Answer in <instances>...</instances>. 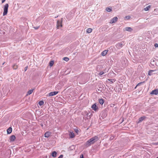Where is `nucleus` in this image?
<instances>
[{
	"label": "nucleus",
	"mask_w": 158,
	"mask_h": 158,
	"mask_svg": "<svg viewBox=\"0 0 158 158\" xmlns=\"http://www.w3.org/2000/svg\"><path fill=\"white\" fill-rule=\"evenodd\" d=\"M34 89H31V90L28 91V92H27V94L26 95L28 96V95H30V94H31L32 93Z\"/></svg>",
	"instance_id": "12"
},
{
	"label": "nucleus",
	"mask_w": 158,
	"mask_h": 158,
	"mask_svg": "<svg viewBox=\"0 0 158 158\" xmlns=\"http://www.w3.org/2000/svg\"><path fill=\"white\" fill-rule=\"evenodd\" d=\"M63 155H61L58 158H63Z\"/></svg>",
	"instance_id": "31"
},
{
	"label": "nucleus",
	"mask_w": 158,
	"mask_h": 158,
	"mask_svg": "<svg viewBox=\"0 0 158 158\" xmlns=\"http://www.w3.org/2000/svg\"><path fill=\"white\" fill-rule=\"evenodd\" d=\"M39 105L41 106L42 105L44 104V102L43 101H40L39 102Z\"/></svg>",
	"instance_id": "22"
},
{
	"label": "nucleus",
	"mask_w": 158,
	"mask_h": 158,
	"mask_svg": "<svg viewBox=\"0 0 158 158\" xmlns=\"http://www.w3.org/2000/svg\"><path fill=\"white\" fill-rule=\"evenodd\" d=\"M118 18L117 17H114L110 20V23H115L117 21Z\"/></svg>",
	"instance_id": "5"
},
{
	"label": "nucleus",
	"mask_w": 158,
	"mask_h": 158,
	"mask_svg": "<svg viewBox=\"0 0 158 158\" xmlns=\"http://www.w3.org/2000/svg\"><path fill=\"white\" fill-rule=\"evenodd\" d=\"M151 94L157 95L158 94V89H156L152 90L150 93Z\"/></svg>",
	"instance_id": "9"
},
{
	"label": "nucleus",
	"mask_w": 158,
	"mask_h": 158,
	"mask_svg": "<svg viewBox=\"0 0 158 158\" xmlns=\"http://www.w3.org/2000/svg\"><path fill=\"white\" fill-rule=\"evenodd\" d=\"M154 71V70H150L149 71L148 73V75L149 76H151L152 75V73Z\"/></svg>",
	"instance_id": "17"
},
{
	"label": "nucleus",
	"mask_w": 158,
	"mask_h": 158,
	"mask_svg": "<svg viewBox=\"0 0 158 158\" xmlns=\"http://www.w3.org/2000/svg\"><path fill=\"white\" fill-rule=\"evenodd\" d=\"M155 145H158V142L156 143H153Z\"/></svg>",
	"instance_id": "34"
},
{
	"label": "nucleus",
	"mask_w": 158,
	"mask_h": 158,
	"mask_svg": "<svg viewBox=\"0 0 158 158\" xmlns=\"http://www.w3.org/2000/svg\"><path fill=\"white\" fill-rule=\"evenodd\" d=\"M145 118H146V117H145V116L142 117L140 118H139V120L138 121V123L141 122Z\"/></svg>",
	"instance_id": "14"
},
{
	"label": "nucleus",
	"mask_w": 158,
	"mask_h": 158,
	"mask_svg": "<svg viewBox=\"0 0 158 158\" xmlns=\"http://www.w3.org/2000/svg\"><path fill=\"white\" fill-rule=\"evenodd\" d=\"M137 86H136V87H135V89L136 88V87H137Z\"/></svg>",
	"instance_id": "37"
},
{
	"label": "nucleus",
	"mask_w": 158,
	"mask_h": 158,
	"mask_svg": "<svg viewBox=\"0 0 158 158\" xmlns=\"http://www.w3.org/2000/svg\"><path fill=\"white\" fill-rule=\"evenodd\" d=\"M99 102L100 104L101 105H102L104 103V101L102 99H100L99 100Z\"/></svg>",
	"instance_id": "21"
},
{
	"label": "nucleus",
	"mask_w": 158,
	"mask_h": 158,
	"mask_svg": "<svg viewBox=\"0 0 158 158\" xmlns=\"http://www.w3.org/2000/svg\"><path fill=\"white\" fill-rule=\"evenodd\" d=\"M9 5L8 4H6L4 6V12H3V15L4 16L7 15L8 12V9Z\"/></svg>",
	"instance_id": "2"
},
{
	"label": "nucleus",
	"mask_w": 158,
	"mask_h": 158,
	"mask_svg": "<svg viewBox=\"0 0 158 158\" xmlns=\"http://www.w3.org/2000/svg\"><path fill=\"white\" fill-rule=\"evenodd\" d=\"M58 93V91L52 92L48 94V96L49 97L52 96L57 94Z\"/></svg>",
	"instance_id": "7"
},
{
	"label": "nucleus",
	"mask_w": 158,
	"mask_h": 158,
	"mask_svg": "<svg viewBox=\"0 0 158 158\" xmlns=\"http://www.w3.org/2000/svg\"><path fill=\"white\" fill-rule=\"evenodd\" d=\"M91 108L93 110L95 111L97 110L98 109V107L97 106L96 104H93L91 106Z\"/></svg>",
	"instance_id": "8"
},
{
	"label": "nucleus",
	"mask_w": 158,
	"mask_h": 158,
	"mask_svg": "<svg viewBox=\"0 0 158 158\" xmlns=\"http://www.w3.org/2000/svg\"><path fill=\"white\" fill-rule=\"evenodd\" d=\"M80 158H84L83 155V154L81 155Z\"/></svg>",
	"instance_id": "30"
},
{
	"label": "nucleus",
	"mask_w": 158,
	"mask_h": 158,
	"mask_svg": "<svg viewBox=\"0 0 158 158\" xmlns=\"http://www.w3.org/2000/svg\"><path fill=\"white\" fill-rule=\"evenodd\" d=\"M125 30L127 31H131L132 30V29L130 27H126L125 28Z\"/></svg>",
	"instance_id": "16"
},
{
	"label": "nucleus",
	"mask_w": 158,
	"mask_h": 158,
	"mask_svg": "<svg viewBox=\"0 0 158 158\" xmlns=\"http://www.w3.org/2000/svg\"><path fill=\"white\" fill-rule=\"evenodd\" d=\"M108 51L107 50H105L103 51L101 53L102 55L103 56L106 55Z\"/></svg>",
	"instance_id": "13"
},
{
	"label": "nucleus",
	"mask_w": 158,
	"mask_h": 158,
	"mask_svg": "<svg viewBox=\"0 0 158 158\" xmlns=\"http://www.w3.org/2000/svg\"><path fill=\"white\" fill-rule=\"evenodd\" d=\"M54 64L53 61H51L49 63V65L50 66H52Z\"/></svg>",
	"instance_id": "24"
},
{
	"label": "nucleus",
	"mask_w": 158,
	"mask_h": 158,
	"mask_svg": "<svg viewBox=\"0 0 158 158\" xmlns=\"http://www.w3.org/2000/svg\"><path fill=\"white\" fill-rule=\"evenodd\" d=\"M108 80L110 81L112 83H113L114 82L116 81V80L115 79H108Z\"/></svg>",
	"instance_id": "20"
},
{
	"label": "nucleus",
	"mask_w": 158,
	"mask_h": 158,
	"mask_svg": "<svg viewBox=\"0 0 158 158\" xmlns=\"http://www.w3.org/2000/svg\"><path fill=\"white\" fill-rule=\"evenodd\" d=\"M144 82H140L139 83H138L137 85V86H139V85H141V84H143V83H144Z\"/></svg>",
	"instance_id": "29"
},
{
	"label": "nucleus",
	"mask_w": 158,
	"mask_h": 158,
	"mask_svg": "<svg viewBox=\"0 0 158 158\" xmlns=\"http://www.w3.org/2000/svg\"><path fill=\"white\" fill-rule=\"evenodd\" d=\"M39 27H34V28L35 29H37L39 28Z\"/></svg>",
	"instance_id": "36"
},
{
	"label": "nucleus",
	"mask_w": 158,
	"mask_h": 158,
	"mask_svg": "<svg viewBox=\"0 0 158 158\" xmlns=\"http://www.w3.org/2000/svg\"><path fill=\"white\" fill-rule=\"evenodd\" d=\"M98 139L97 136H95L90 139L85 143V146L87 147L89 146L91 144H94Z\"/></svg>",
	"instance_id": "1"
},
{
	"label": "nucleus",
	"mask_w": 158,
	"mask_h": 158,
	"mask_svg": "<svg viewBox=\"0 0 158 158\" xmlns=\"http://www.w3.org/2000/svg\"><path fill=\"white\" fill-rule=\"evenodd\" d=\"M69 136L70 138H73L74 137L75 135L73 132L72 131H69Z\"/></svg>",
	"instance_id": "6"
},
{
	"label": "nucleus",
	"mask_w": 158,
	"mask_h": 158,
	"mask_svg": "<svg viewBox=\"0 0 158 158\" xmlns=\"http://www.w3.org/2000/svg\"><path fill=\"white\" fill-rule=\"evenodd\" d=\"M6 1V0H2V3H3V2H4L5 1Z\"/></svg>",
	"instance_id": "35"
},
{
	"label": "nucleus",
	"mask_w": 158,
	"mask_h": 158,
	"mask_svg": "<svg viewBox=\"0 0 158 158\" xmlns=\"http://www.w3.org/2000/svg\"><path fill=\"white\" fill-rule=\"evenodd\" d=\"M74 131L77 134H78L79 132V130L78 129H74Z\"/></svg>",
	"instance_id": "28"
},
{
	"label": "nucleus",
	"mask_w": 158,
	"mask_h": 158,
	"mask_svg": "<svg viewBox=\"0 0 158 158\" xmlns=\"http://www.w3.org/2000/svg\"><path fill=\"white\" fill-rule=\"evenodd\" d=\"M51 135V132L49 131H47L44 134V136L46 138H48Z\"/></svg>",
	"instance_id": "10"
},
{
	"label": "nucleus",
	"mask_w": 158,
	"mask_h": 158,
	"mask_svg": "<svg viewBox=\"0 0 158 158\" xmlns=\"http://www.w3.org/2000/svg\"><path fill=\"white\" fill-rule=\"evenodd\" d=\"M16 139L15 136L14 135H11L10 137L9 140L10 142H12L14 141Z\"/></svg>",
	"instance_id": "4"
},
{
	"label": "nucleus",
	"mask_w": 158,
	"mask_h": 158,
	"mask_svg": "<svg viewBox=\"0 0 158 158\" xmlns=\"http://www.w3.org/2000/svg\"><path fill=\"white\" fill-rule=\"evenodd\" d=\"M156 158H158V156Z\"/></svg>",
	"instance_id": "38"
},
{
	"label": "nucleus",
	"mask_w": 158,
	"mask_h": 158,
	"mask_svg": "<svg viewBox=\"0 0 158 158\" xmlns=\"http://www.w3.org/2000/svg\"><path fill=\"white\" fill-rule=\"evenodd\" d=\"M151 6L149 5V6H147V7H146V8H144V10L145 11L148 10H149V9L151 8Z\"/></svg>",
	"instance_id": "19"
},
{
	"label": "nucleus",
	"mask_w": 158,
	"mask_h": 158,
	"mask_svg": "<svg viewBox=\"0 0 158 158\" xmlns=\"http://www.w3.org/2000/svg\"><path fill=\"white\" fill-rule=\"evenodd\" d=\"M106 11L109 12H110L112 10L111 8H110L109 7L106 8Z\"/></svg>",
	"instance_id": "23"
},
{
	"label": "nucleus",
	"mask_w": 158,
	"mask_h": 158,
	"mask_svg": "<svg viewBox=\"0 0 158 158\" xmlns=\"http://www.w3.org/2000/svg\"><path fill=\"white\" fill-rule=\"evenodd\" d=\"M117 46L118 47H121L123 46V44L120 43H118L117 44Z\"/></svg>",
	"instance_id": "26"
},
{
	"label": "nucleus",
	"mask_w": 158,
	"mask_h": 158,
	"mask_svg": "<svg viewBox=\"0 0 158 158\" xmlns=\"http://www.w3.org/2000/svg\"><path fill=\"white\" fill-rule=\"evenodd\" d=\"M104 72H100L99 73V75L100 76H101L102 75H103V74H104Z\"/></svg>",
	"instance_id": "27"
},
{
	"label": "nucleus",
	"mask_w": 158,
	"mask_h": 158,
	"mask_svg": "<svg viewBox=\"0 0 158 158\" xmlns=\"http://www.w3.org/2000/svg\"><path fill=\"white\" fill-rule=\"evenodd\" d=\"M154 46L156 47H158V44H155Z\"/></svg>",
	"instance_id": "33"
},
{
	"label": "nucleus",
	"mask_w": 158,
	"mask_h": 158,
	"mask_svg": "<svg viewBox=\"0 0 158 158\" xmlns=\"http://www.w3.org/2000/svg\"><path fill=\"white\" fill-rule=\"evenodd\" d=\"M92 31V29L91 28H88L87 29L86 32L88 33H90Z\"/></svg>",
	"instance_id": "18"
},
{
	"label": "nucleus",
	"mask_w": 158,
	"mask_h": 158,
	"mask_svg": "<svg viewBox=\"0 0 158 158\" xmlns=\"http://www.w3.org/2000/svg\"><path fill=\"white\" fill-rule=\"evenodd\" d=\"M12 131V128L11 127H9L7 130V134H10L11 133Z\"/></svg>",
	"instance_id": "11"
},
{
	"label": "nucleus",
	"mask_w": 158,
	"mask_h": 158,
	"mask_svg": "<svg viewBox=\"0 0 158 158\" xmlns=\"http://www.w3.org/2000/svg\"><path fill=\"white\" fill-rule=\"evenodd\" d=\"M63 60L66 61H68L69 60V59L67 57H65L63 58Z\"/></svg>",
	"instance_id": "25"
},
{
	"label": "nucleus",
	"mask_w": 158,
	"mask_h": 158,
	"mask_svg": "<svg viewBox=\"0 0 158 158\" xmlns=\"http://www.w3.org/2000/svg\"><path fill=\"white\" fill-rule=\"evenodd\" d=\"M125 18L127 19H129L130 18V17L129 16H127L125 17Z\"/></svg>",
	"instance_id": "32"
},
{
	"label": "nucleus",
	"mask_w": 158,
	"mask_h": 158,
	"mask_svg": "<svg viewBox=\"0 0 158 158\" xmlns=\"http://www.w3.org/2000/svg\"><path fill=\"white\" fill-rule=\"evenodd\" d=\"M56 155L57 152L56 151L53 152L51 154L52 156L54 157H56Z\"/></svg>",
	"instance_id": "15"
},
{
	"label": "nucleus",
	"mask_w": 158,
	"mask_h": 158,
	"mask_svg": "<svg viewBox=\"0 0 158 158\" xmlns=\"http://www.w3.org/2000/svg\"><path fill=\"white\" fill-rule=\"evenodd\" d=\"M62 26V21L57 20V29H58L60 27H61Z\"/></svg>",
	"instance_id": "3"
}]
</instances>
